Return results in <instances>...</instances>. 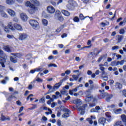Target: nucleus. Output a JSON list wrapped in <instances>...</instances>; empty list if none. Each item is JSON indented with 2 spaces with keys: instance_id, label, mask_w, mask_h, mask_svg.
I'll use <instances>...</instances> for the list:
<instances>
[{
  "instance_id": "nucleus-1",
  "label": "nucleus",
  "mask_w": 126,
  "mask_h": 126,
  "mask_svg": "<svg viewBox=\"0 0 126 126\" xmlns=\"http://www.w3.org/2000/svg\"><path fill=\"white\" fill-rule=\"evenodd\" d=\"M31 2L33 4H32ZM25 5L28 7H30V9L28 10V12L30 14H34L36 12V10H38V7L36 6H39L40 5V2L37 0H32L31 2L30 1H27L25 3Z\"/></svg>"
},
{
  "instance_id": "nucleus-2",
  "label": "nucleus",
  "mask_w": 126,
  "mask_h": 126,
  "mask_svg": "<svg viewBox=\"0 0 126 126\" xmlns=\"http://www.w3.org/2000/svg\"><path fill=\"white\" fill-rule=\"evenodd\" d=\"M85 101L86 103H88V104H89V108H94V107H95L97 103H98V99L96 97H94V96L91 94L86 95Z\"/></svg>"
},
{
  "instance_id": "nucleus-3",
  "label": "nucleus",
  "mask_w": 126,
  "mask_h": 126,
  "mask_svg": "<svg viewBox=\"0 0 126 126\" xmlns=\"http://www.w3.org/2000/svg\"><path fill=\"white\" fill-rule=\"evenodd\" d=\"M7 27L12 31H14L15 30H19L20 31H22V27H21L20 25L17 23L13 24L11 22L8 24Z\"/></svg>"
},
{
  "instance_id": "nucleus-4",
  "label": "nucleus",
  "mask_w": 126,
  "mask_h": 126,
  "mask_svg": "<svg viewBox=\"0 0 126 126\" xmlns=\"http://www.w3.org/2000/svg\"><path fill=\"white\" fill-rule=\"evenodd\" d=\"M29 22L30 25H31L34 29L37 28V27L39 26V22H38L36 20L31 19L29 21Z\"/></svg>"
},
{
  "instance_id": "nucleus-5",
  "label": "nucleus",
  "mask_w": 126,
  "mask_h": 126,
  "mask_svg": "<svg viewBox=\"0 0 126 126\" xmlns=\"http://www.w3.org/2000/svg\"><path fill=\"white\" fill-rule=\"evenodd\" d=\"M86 107H87V104H85L78 108V111L81 112V115H84V114H85V109H86Z\"/></svg>"
},
{
  "instance_id": "nucleus-6",
  "label": "nucleus",
  "mask_w": 126,
  "mask_h": 126,
  "mask_svg": "<svg viewBox=\"0 0 126 126\" xmlns=\"http://www.w3.org/2000/svg\"><path fill=\"white\" fill-rule=\"evenodd\" d=\"M63 111L66 113H64L62 115V118H68L69 117V114H70V110L67 108H64L63 109Z\"/></svg>"
},
{
  "instance_id": "nucleus-7",
  "label": "nucleus",
  "mask_w": 126,
  "mask_h": 126,
  "mask_svg": "<svg viewBox=\"0 0 126 126\" xmlns=\"http://www.w3.org/2000/svg\"><path fill=\"white\" fill-rule=\"evenodd\" d=\"M47 12L50 14H53V13H55L56 12V9H55V8L52 5L47 6Z\"/></svg>"
},
{
  "instance_id": "nucleus-8",
  "label": "nucleus",
  "mask_w": 126,
  "mask_h": 126,
  "mask_svg": "<svg viewBox=\"0 0 126 126\" xmlns=\"http://www.w3.org/2000/svg\"><path fill=\"white\" fill-rule=\"evenodd\" d=\"M3 8H4V7L2 5H0V15L1 16H2V17H5L6 18L7 17V14H6L5 13V12H4V11H3Z\"/></svg>"
},
{
  "instance_id": "nucleus-9",
  "label": "nucleus",
  "mask_w": 126,
  "mask_h": 126,
  "mask_svg": "<svg viewBox=\"0 0 126 126\" xmlns=\"http://www.w3.org/2000/svg\"><path fill=\"white\" fill-rule=\"evenodd\" d=\"M28 37V35L26 33H19V40L21 41H23V40H25V39H27Z\"/></svg>"
},
{
  "instance_id": "nucleus-10",
  "label": "nucleus",
  "mask_w": 126,
  "mask_h": 126,
  "mask_svg": "<svg viewBox=\"0 0 126 126\" xmlns=\"http://www.w3.org/2000/svg\"><path fill=\"white\" fill-rule=\"evenodd\" d=\"M55 16H56L57 18L58 19V20L60 21L61 22H63V21L64 19L63 15H62V13H56L55 14Z\"/></svg>"
},
{
  "instance_id": "nucleus-11",
  "label": "nucleus",
  "mask_w": 126,
  "mask_h": 126,
  "mask_svg": "<svg viewBox=\"0 0 126 126\" xmlns=\"http://www.w3.org/2000/svg\"><path fill=\"white\" fill-rule=\"evenodd\" d=\"M101 110V107L99 106H96L94 108H92L90 110V113H99V111Z\"/></svg>"
},
{
  "instance_id": "nucleus-12",
  "label": "nucleus",
  "mask_w": 126,
  "mask_h": 126,
  "mask_svg": "<svg viewBox=\"0 0 126 126\" xmlns=\"http://www.w3.org/2000/svg\"><path fill=\"white\" fill-rule=\"evenodd\" d=\"M11 48V46L9 45H5L3 47L4 51H5V52H7V53H11L12 52Z\"/></svg>"
},
{
  "instance_id": "nucleus-13",
  "label": "nucleus",
  "mask_w": 126,
  "mask_h": 126,
  "mask_svg": "<svg viewBox=\"0 0 126 126\" xmlns=\"http://www.w3.org/2000/svg\"><path fill=\"white\" fill-rule=\"evenodd\" d=\"M99 92H100V94L98 95V98L99 99H104L105 97H106V95H107V93H102V90H99Z\"/></svg>"
},
{
  "instance_id": "nucleus-14",
  "label": "nucleus",
  "mask_w": 126,
  "mask_h": 126,
  "mask_svg": "<svg viewBox=\"0 0 126 126\" xmlns=\"http://www.w3.org/2000/svg\"><path fill=\"white\" fill-rule=\"evenodd\" d=\"M5 58L2 57H0V63L2 67H5V65H4V63H5Z\"/></svg>"
},
{
  "instance_id": "nucleus-15",
  "label": "nucleus",
  "mask_w": 126,
  "mask_h": 126,
  "mask_svg": "<svg viewBox=\"0 0 126 126\" xmlns=\"http://www.w3.org/2000/svg\"><path fill=\"white\" fill-rule=\"evenodd\" d=\"M7 12H8L10 16H12L13 17L15 16V12L11 9H7Z\"/></svg>"
},
{
  "instance_id": "nucleus-16",
  "label": "nucleus",
  "mask_w": 126,
  "mask_h": 126,
  "mask_svg": "<svg viewBox=\"0 0 126 126\" xmlns=\"http://www.w3.org/2000/svg\"><path fill=\"white\" fill-rule=\"evenodd\" d=\"M106 118L101 117L99 119L98 123L103 126H105V124H106Z\"/></svg>"
},
{
  "instance_id": "nucleus-17",
  "label": "nucleus",
  "mask_w": 126,
  "mask_h": 126,
  "mask_svg": "<svg viewBox=\"0 0 126 126\" xmlns=\"http://www.w3.org/2000/svg\"><path fill=\"white\" fill-rule=\"evenodd\" d=\"M20 16L23 21H27V19H28V17L26 15V14H25L24 13H21Z\"/></svg>"
},
{
  "instance_id": "nucleus-18",
  "label": "nucleus",
  "mask_w": 126,
  "mask_h": 126,
  "mask_svg": "<svg viewBox=\"0 0 126 126\" xmlns=\"http://www.w3.org/2000/svg\"><path fill=\"white\" fill-rule=\"evenodd\" d=\"M62 83H61V82H60L59 83H57L52 88V90H53V91H55V90H56V89H59V88H60V87H61V86H62Z\"/></svg>"
},
{
  "instance_id": "nucleus-19",
  "label": "nucleus",
  "mask_w": 126,
  "mask_h": 126,
  "mask_svg": "<svg viewBox=\"0 0 126 126\" xmlns=\"http://www.w3.org/2000/svg\"><path fill=\"white\" fill-rule=\"evenodd\" d=\"M101 53V50H99V49L97 48H94V55L95 57H97L99 54Z\"/></svg>"
},
{
  "instance_id": "nucleus-20",
  "label": "nucleus",
  "mask_w": 126,
  "mask_h": 126,
  "mask_svg": "<svg viewBox=\"0 0 126 126\" xmlns=\"http://www.w3.org/2000/svg\"><path fill=\"white\" fill-rule=\"evenodd\" d=\"M106 117L108 118L107 122H111L112 121V116H111V113L106 112L105 114Z\"/></svg>"
},
{
  "instance_id": "nucleus-21",
  "label": "nucleus",
  "mask_w": 126,
  "mask_h": 126,
  "mask_svg": "<svg viewBox=\"0 0 126 126\" xmlns=\"http://www.w3.org/2000/svg\"><path fill=\"white\" fill-rule=\"evenodd\" d=\"M15 3V0H6V4L11 5Z\"/></svg>"
},
{
  "instance_id": "nucleus-22",
  "label": "nucleus",
  "mask_w": 126,
  "mask_h": 126,
  "mask_svg": "<svg viewBox=\"0 0 126 126\" xmlns=\"http://www.w3.org/2000/svg\"><path fill=\"white\" fill-rule=\"evenodd\" d=\"M62 12L64 16H69L70 15V13L68 11L65 10H62Z\"/></svg>"
},
{
  "instance_id": "nucleus-23",
  "label": "nucleus",
  "mask_w": 126,
  "mask_h": 126,
  "mask_svg": "<svg viewBox=\"0 0 126 126\" xmlns=\"http://www.w3.org/2000/svg\"><path fill=\"white\" fill-rule=\"evenodd\" d=\"M68 3L72 6H75L76 5V1H74V0H69Z\"/></svg>"
},
{
  "instance_id": "nucleus-24",
  "label": "nucleus",
  "mask_w": 126,
  "mask_h": 126,
  "mask_svg": "<svg viewBox=\"0 0 126 126\" xmlns=\"http://www.w3.org/2000/svg\"><path fill=\"white\" fill-rule=\"evenodd\" d=\"M115 87L117 89L121 90V89H122V88H123V85H122V84H121L119 82H117L115 85Z\"/></svg>"
},
{
  "instance_id": "nucleus-25",
  "label": "nucleus",
  "mask_w": 126,
  "mask_h": 126,
  "mask_svg": "<svg viewBox=\"0 0 126 126\" xmlns=\"http://www.w3.org/2000/svg\"><path fill=\"white\" fill-rule=\"evenodd\" d=\"M10 61L11 63H17V58H16V57L13 58L12 56H11Z\"/></svg>"
},
{
  "instance_id": "nucleus-26",
  "label": "nucleus",
  "mask_w": 126,
  "mask_h": 126,
  "mask_svg": "<svg viewBox=\"0 0 126 126\" xmlns=\"http://www.w3.org/2000/svg\"><path fill=\"white\" fill-rule=\"evenodd\" d=\"M112 98H113V94H107L106 98V101H107V102H110V100L112 99Z\"/></svg>"
},
{
  "instance_id": "nucleus-27",
  "label": "nucleus",
  "mask_w": 126,
  "mask_h": 126,
  "mask_svg": "<svg viewBox=\"0 0 126 126\" xmlns=\"http://www.w3.org/2000/svg\"><path fill=\"white\" fill-rule=\"evenodd\" d=\"M79 18L80 20H84V19H85V18H87V17H89V16H86L85 17L84 15H83V14L82 13H80L79 15Z\"/></svg>"
},
{
  "instance_id": "nucleus-28",
  "label": "nucleus",
  "mask_w": 126,
  "mask_h": 126,
  "mask_svg": "<svg viewBox=\"0 0 126 126\" xmlns=\"http://www.w3.org/2000/svg\"><path fill=\"white\" fill-rule=\"evenodd\" d=\"M41 71V68H34V69L31 70L30 73H32V74H33V73H35L36 71Z\"/></svg>"
},
{
  "instance_id": "nucleus-29",
  "label": "nucleus",
  "mask_w": 126,
  "mask_h": 126,
  "mask_svg": "<svg viewBox=\"0 0 126 126\" xmlns=\"http://www.w3.org/2000/svg\"><path fill=\"white\" fill-rule=\"evenodd\" d=\"M64 28V25H61V27L58 28L56 30V32H58V33H60L63 29Z\"/></svg>"
},
{
  "instance_id": "nucleus-30",
  "label": "nucleus",
  "mask_w": 126,
  "mask_h": 126,
  "mask_svg": "<svg viewBox=\"0 0 126 126\" xmlns=\"http://www.w3.org/2000/svg\"><path fill=\"white\" fill-rule=\"evenodd\" d=\"M91 118H88L86 119L87 122H88L90 125H92L93 124V121H92V119H93V116H91Z\"/></svg>"
},
{
  "instance_id": "nucleus-31",
  "label": "nucleus",
  "mask_w": 126,
  "mask_h": 126,
  "mask_svg": "<svg viewBox=\"0 0 126 126\" xmlns=\"http://www.w3.org/2000/svg\"><path fill=\"white\" fill-rule=\"evenodd\" d=\"M73 103L75 105H79V104L81 103V101L80 100V99H76L73 101Z\"/></svg>"
},
{
  "instance_id": "nucleus-32",
  "label": "nucleus",
  "mask_w": 126,
  "mask_h": 126,
  "mask_svg": "<svg viewBox=\"0 0 126 126\" xmlns=\"http://www.w3.org/2000/svg\"><path fill=\"white\" fill-rule=\"evenodd\" d=\"M73 21H74V22L78 23V22L80 21V19H79V18L77 16H75L73 19Z\"/></svg>"
},
{
  "instance_id": "nucleus-33",
  "label": "nucleus",
  "mask_w": 126,
  "mask_h": 126,
  "mask_svg": "<svg viewBox=\"0 0 126 126\" xmlns=\"http://www.w3.org/2000/svg\"><path fill=\"white\" fill-rule=\"evenodd\" d=\"M42 24L43 25H44V26H48V20H47L46 19H43L42 20Z\"/></svg>"
},
{
  "instance_id": "nucleus-34",
  "label": "nucleus",
  "mask_w": 126,
  "mask_h": 126,
  "mask_svg": "<svg viewBox=\"0 0 126 126\" xmlns=\"http://www.w3.org/2000/svg\"><path fill=\"white\" fill-rule=\"evenodd\" d=\"M123 39H124V35H118L117 41H118L119 43L122 42Z\"/></svg>"
},
{
  "instance_id": "nucleus-35",
  "label": "nucleus",
  "mask_w": 126,
  "mask_h": 126,
  "mask_svg": "<svg viewBox=\"0 0 126 126\" xmlns=\"http://www.w3.org/2000/svg\"><path fill=\"white\" fill-rule=\"evenodd\" d=\"M111 65L112 66H117V65H119V64H118V62L116 61H113L111 62Z\"/></svg>"
},
{
  "instance_id": "nucleus-36",
  "label": "nucleus",
  "mask_w": 126,
  "mask_h": 126,
  "mask_svg": "<svg viewBox=\"0 0 126 126\" xmlns=\"http://www.w3.org/2000/svg\"><path fill=\"white\" fill-rule=\"evenodd\" d=\"M121 119L123 123H126V115H122L121 116Z\"/></svg>"
},
{
  "instance_id": "nucleus-37",
  "label": "nucleus",
  "mask_w": 126,
  "mask_h": 126,
  "mask_svg": "<svg viewBox=\"0 0 126 126\" xmlns=\"http://www.w3.org/2000/svg\"><path fill=\"white\" fill-rule=\"evenodd\" d=\"M32 107L29 108V110H34L37 108V104H32Z\"/></svg>"
},
{
  "instance_id": "nucleus-38",
  "label": "nucleus",
  "mask_w": 126,
  "mask_h": 126,
  "mask_svg": "<svg viewBox=\"0 0 126 126\" xmlns=\"http://www.w3.org/2000/svg\"><path fill=\"white\" fill-rule=\"evenodd\" d=\"M48 66L49 67H51L52 66H53V67H58V65H57L55 63H50L48 65Z\"/></svg>"
},
{
  "instance_id": "nucleus-39",
  "label": "nucleus",
  "mask_w": 126,
  "mask_h": 126,
  "mask_svg": "<svg viewBox=\"0 0 126 126\" xmlns=\"http://www.w3.org/2000/svg\"><path fill=\"white\" fill-rule=\"evenodd\" d=\"M125 63V60H122L121 62L117 61V64H120L121 65H123Z\"/></svg>"
},
{
  "instance_id": "nucleus-40",
  "label": "nucleus",
  "mask_w": 126,
  "mask_h": 126,
  "mask_svg": "<svg viewBox=\"0 0 126 126\" xmlns=\"http://www.w3.org/2000/svg\"><path fill=\"white\" fill-rule=\"evenodd\" d=\"M12 98H16L15 96H13L12 95H10L8 98L7 100L8 101H11L12 100Z\"/></svg>"
},
{
  "instance_id": "nucleus-41",
  "label": "nucleus",
  "mask_w": 126,
  "mask_h": 126,
  "mask_svg": "<svg viewBox=\"0 0 126 126\" xmlns=\"http://www.w3.org/2000/svg\"><path fill=\"white\" fill-rule=\"evenodd\" d=\"M121 112H122V108L116 109L115 111L116 114H121Z\"/></svg>"
},
{
  "instance_id": "nucleus-42",
  "label": "nucleus",
  "mask_w": 126,
  "mask_h": 126,
  "mask_svg": "<svg viewBox=\"0 0 126 126\" xmlns=\"http://www.w3.org/2000/svg\"><path fill=\"white\" fill-rule=\"evenodd\" d=\"M50 3H51V4H52V5H53V6H56V5H57V3L54 0H52L51 1H50Z\"/></svg>"
},
{
  "instance_id": "nucleus-43",
  "label": "nucleus",
  "mask_w": 126,
  "mask_h": 126,
  "mask_svg": "<svg viewBox=\"0 0 126 126\" xmlns=\"http://www.w3.org/2000/svg\"><path fill=\"white\" fill-rule=\"evenodd\" d=\"M35 81H37V82H43V79L37 77V79L35 80Z\"/></svg>"
},
{
  "instance_id": "nucleus-44",
  "label": "nucleus",
  "mask_w": 126,
  "mask_h": 126,
  "mask_svg": "<svg viewBox=\"0 0 126 126\" xmlns=\"http://www.w3.org/2000/svg\"><path fill=\"white\" fill-rule=\"evenodd\" d=\"M67 79V76H65L60 81V82L61 83V84H63V81H65V80H66Z\"/></svg>"
},
{
  "instance_id": "nucleus-45",
  "label": "nucleus",
  "mask_w": 126,
  "mask_h": 126,
  "mask_svg": "<svg viewBox=\"0 0 126 126\" xmlns=\"http://www.w3.org/2000/svg\"><path fill=\"white\" fill-rule=\"evenodd\" d=\"M13 22H15V23H18V19L17 18V17H14L13 19Z\"/></svg>"
},
{
  "instance_id": "nucleus-46",
  "label": "nucleus",
  "mask_w": 126,
  "mask_h": 126,
  "mask_svg": "<svg viewBox=\"0 0 126 126\" xmlns=\"http://www.w3.org/2000/svg\"><path fill=\"white\" fill-rule=\"evenodd\" d=\"M120 34H125V29H121L119 31Z\"/></svg>"
},
{
  "instance_id": "nucleus-47",
  "label": "nucleus",
  "mask_w": 126,
  "mask_h": 126,
  "mask_svg": "<svg viewBox=\"0 0 126 126\" xmlns=\"http://www.w3.org/2000/svg\"><path fill=\"white\" fill-rule=\"evenodd\" d=\"M7 37L8 38V39H13V38H14V36H13V35L10 34H7Z\"/></svg>"
},
{
  "instance_id": "nucleus-48",
  "label": "nucleus",
  "mask_w": 126,
  "mask_h": 126,
  "mask_svg": "<svg viewBox=\"0 0 126 126\" xmlns=\"http://www.w3.org/2000/svg\"><path fill=\"white\" fill-rule=\"evenodd\" d=\"M119 46H114L112 47V50L113 51H115V50H117V49H119Z\"/></svg>"
},
{
  "instance_id": "nucleus-49",
  "label": "nucleus",
  "mask_w": 126,
  "mask_h": 126,
  "mask_svg": "<svg viewBox=\"0 0 126 126\" xmlns=\"http://www.w3.org/2000/svg\"><path fill=\"white\" fill-rule=\"evenodd\" d=\"M66 93H67V91H65V90H64L63 91H61V94L62 95H64V94H65Z\"/></svg>"
},
{
  "instance_id": "nucleus-50",
  "label": "nucleus",
  "mask_w": 126,
  "mask_h": 126,
  "mask_svg": "<svg viewBox=\"0 0 126 126\" xmlns=\"http://www.w3.org/2000/svg\"><path fill=\"white\" fill-rule=\"evenodd\" d=\"M73 78H74V80L76 81L77 79H78V76H76V75H72Z\"/></svg>"
},
{
  "instance_id": "nucleus-51",
  "label": "nucleus",
  "mask_w": 126,
  "mask_h": 126,
  "mask_svg": "<svg viewBox=\"0 0 126 126\" xmlns=\"http://www.w3.org/2000/svg\"><path fill=\"white\" fill-rule=\"evenodd\" d=\"M91 47H92V45H89L88 46H84L83 47H82L81 50H83V49H86V48H91Z\"/></svg>"
},
{
  "instance_id": "nucleus-52",
  "label": "nucleus",
  "mask_w": 126,
  "mask_h": 126,
  "mask_svg": "<svg viewBox=\"0 0 126 126\" xmlns=\"http://www.w3.org/2000/svg\"><path fill=\"white\" fill-rule=\"evenodd\" d=\"M62 121H61V120H58V121H57V125H58V126H62Z\"/></svg>"
},
{
  "instance_id": "nucleus-53",
  "label": "nucleus",
  "mask_w": 126,
  "mask_h": 126,
  "mask_svg": "<svg viewBox=\"0 0 126 126\" xmlns=\"http://www.w3.org/2000/svg\"><path fill=\"white\" fill-rule=\"evenodd\" d=\"M83 2H84V3H85L86 4H87V3H89V1H90V0H82Z\"/></svg>"
},
{
  "instance_id": "nucleus-54",
  "label": "nucleus",
  "mask_w": 126,
  "mask_h": 126,
  "mask_svg": "<svg viewBox=\"0 0 126 126\" xmlns=\"http://www.w3.org/2000/svg\"><path fill=\"white\" fill-rule=\"evenodd\" d=\"M4 30L5 32H9V28H8V27H5L4 28Z\"/></svg>"
},
{
  "instance_id": "nucleus-55",
  "label": "nucleus",
  "mask_w": 126,
  "mask_h": 126,
  "mask_svg": "<svg viewBox=\"0 0 126 126\" xmlns=\"http://www.w3.org/2000/svg\"><path fill=\"white\" fill-rule=\"evenodd\" d=\"M62 38L63 39V38H65V37H67V34L64 33L63 34V35L61 36Z\"/></svg>"
},
{
  "instance_id": "nucleus-56",
  "label": "nucleus",
  "mask_w": 126,
  "mask_h": 126,
  "mask_svg": "<svg viewBox=\"0 0 126 126\" xmlns=\"http://www.w3.org/2000/svg\"><path fill=\"white\" fill-rule=\"evenodd\" d=\"M6 119V118H5V116H4V115L1 116V121H5Z\"/></svg>"
},
{
  "instance_id": "nucleus-57",
  "label": "nucleus",
  "mask_w": 126,
  "mask_h": 126,
  "mask_svg": "<svg viewBox=\"0 0 126 126\" xmlns=\"http://www.w3.org/2000/svg\"><path fill=\"white\" fill-rule=\"evenodd\" d=\"M114 80H110L109 81V83L110 85H113V84H114Z\"/></svg>"
},
{
  "instance_id": "nucleus-58",
  "label": "nucleus",
  "mask_w": 126,
  "mask_h": 126,
  "mask_svg": "<svg viewBox=\"0 0 126 126\" xmlns=\"http://www.w3.org/2000/svg\"><path fill=\"white\" fill-rule=\"evenodd\" d=\"M52 92H54V90H52V91H51L50 90H49L48 92L45 94V95H48V94H50V93H52Z\"/></svg>"
},
{
  "instance_id": "nucleus-59",
  "label": "nucleus",
  "mask_w": 126,
  "mask_h": 126,
  "mask_svg": "<svg viewBox=\"0 0 126 126\" xmlns=\"http://www.w3.org/2000/svg\"><path fill=\"white\" fill-rule=\"evenodd\" d=\"M57 2V5H59L60 3H62L63 2V0H55Z\"/></svg>"
},
{
  "instance_id": "nucleus-60",
  "label": "nucleus",
  "mask_w": 126,
  "mask_h": 126,
  "mask_svg": "<svg viewBox=\"0 0 126 126\" xmlns=\"http://www.w3.org/2000/svg\"><path fill=\"white\" fill-rule=\"evenodd\" d=\"M91 43H92L91 40H89L87 42V44L88 45V46H91V45H92L91 44Z\"/></svg>"
},
{
  "instance_id": "nucleus-61",
  "label": "nucleus",
  "mask_w": 126,
  "mask_h": 126,
  "mask_svg": "<svg viewBox=\"0 0 126 126\" xmlns=\"http://www.w3.org/2000/svg\"><path fill=\"white\" fill-rule=\"evenodd\" d=\"M16 104L18 105V106H21V102H20V100L17 101Z\"/></svg>"
},
{
  "instance_id": "nucleus-62",
  "label": "nucleus",
  "mask_w": 126,
  "mask_h": 126,
  "mask_svg": "<svg viewBox=\"0 0 126 126\" xmlns=\"http://www.w3.org/2000/svg\"><path fill=\"white\" fill-rule=\"evenodd\" d=\"M24 109V107H23V106L21 107L19 109V113H20L21 112H22V111H23Z\"/></svg>"
},
{
  "instance_id": "nucleus-63",
  "label": "nucleus",
  "mask_w": 126,
  "mask_h": 126,
  "mask_svg": "<svg viewBox=\"0 0 126 126\" xmlns=\"http://www.w3.org/2000/svg\"><path fill=\"white\" fill-rule=\"evenodd\" d=\"M65 74H67V75L70 74V70H66V71H65Z\"/></svg>"
},
{
  "instance_id": "nucleus-64",
  "label": "nucleus",
  "mask_w": 126,
  "mask_h": 126,
  "mask_svg": "<svg viewBox=\"0 0 126 126\" xmlns=\"http://www.w3.org/2000/svg\"><path fill=\"white\" fill-rule=\"evenodd\" d=\"M87 74L88 75H91L92 74V71H91V70H88Z\"/></svg>"
}]
</instances>
